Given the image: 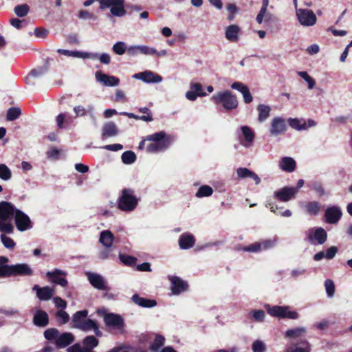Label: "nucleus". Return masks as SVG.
<instances>
[{"label": "nucleus", "mask_w": 352, "mask_h": 352, "mask_svg": "<svg viewBox=\"0 0 352 352\" xmlns=\"http://www.w3.org/2000/svg\"><path fill=\"white\" fill-rule=\"evenodd\" d=\"M96 78L97 81L102 83L105 86L114 87L118 85L120 80L118 78L113 76H108L102 74L101 72H96Z\"/></svg>", "instance_id": "nucleus-19"}, {"label": "nucleus", "mask_w": 352, "mask_h": 352, "mask_svg": "<svg viewBox=\"0 0 352 352\" xmlns=\"http://www.w3.org/2000/svg\"><path fill=\"white\" fill-rule=\"evenodd\" d=\"M13 220L16 229L20 232L30 230L33 227V223L30 217L19 209H17Z\"/></svg>", "instance_id": "nucleus-5"}, {"label": "nucleus", "mask_w": 352, "mask_h": 352, "mask_svg": "<svg viewBox=\"0 0 352 352\" xmlns=\"http://www.w3.org/2000/svg\"><path fill=\"white\" fill-rule=\"evenodd\" d=\"M288 124L289 126L296 130H304L307 129L306 122L305 120H300L297 118H289Z\"/></svg>", "instance_id": "nucleus-41"}, {"label": "nucleus", "mask_w": 352, "mask_h": 352, "mask_svg": "<svg viewBox=\"0 0 352 352\" xmlns=\"http://www.w3.org/2000/svg\"><path fill=\"white\" fill-rule=\"evenodd\" d=\"M82 344V348L76 344L72 346V349H78V352H91V349L98 346V340L94 336H89L84 338Z\"/></svg>", "instance_id": "nucleus-15"}, {"label": "nucleus", "mask_w": 352, "mask_h": 352, "mask_svg": "<svg viewBox=\"0 0 352 352\" xmlns=\"http://www.w3.org/2000/svg\"><path fill=\"white\" fill-rule=\"evenodd\" d=\"M296 16L300 25L311 27L316 23L317 18L314 12L309 9H297Z\"/></svg>", "instance_id": "nucleus-6"}, {"label": "nucleus", "mask_w": 352, "mask_h": 352, "mask_svg": "<svg viewBox=\"0 0 352 352\" xmlns=\"http://www.w3.org/2000/svg\"><path fill=\"white\" fill-rule=\"evenodd\" d=\"M105 324L115 329L121 330L124 326V320L120 315L107 314L104 317Z\"/></svg>", "instance_id": "nucleus-13"}, {"label": "nucleus", "mask_w": 352, "mask_h": 352, "mask_svg": "<svg viewBox=\"0 0 352 352\" xmlns=\"http://www.w3.org/2000/svg\"><path fill=\"white\" fill-rule=\"evenodd\" d=\"M257 111L258 112V121L263 122L269 118L271 108L268 105L261 104L258 105Z\"/></svg>", "instance_id": "nucleus-35"}, {"label": "nucleus", "mask_w": 352, "mask_h": 352, "mask_svg": "<svg viewBox=\"0 0 352 352\" xmlns=\"http://www.w3.org/2000/svg\"><path fill=\"white\" fill-rule=\"evenodd\" d=\"M74 111L76 117H84L87 115L92 120L96 122L94 107L92 104L88 105L87 108L82 105H76L74 107Z\"/></svg>", "instance_id": "nucleus-20"}, {"label": "nucleus", "mask_w": 352, "mask_h": 352, "mask_svg": "<svg viewBox=\"0 0 352 352\" xmlns=\"http://www.w3.org/2000/svg\"><path fill=\"white\" fill-rule=\"evenodd\" d=\"M240 28L237 25H230L226 28L225 36L227 40L232 43H236L239 39Z\"/></svg>", "instance_id": "nucleus-26"}, {"label": "nucleus", "mask_w": 352, "mask_h": 352, "mask_svg": "<svg viewBox=\"0 0 352 352\" xmlns=\"http://www.w3.org/2000/svg\"><path fill=\"white\" fill-rule=\"evenodd\" d=\"M252 173V171L247 168H239L236 170L238 177L241 179L249 177Z\"/></svg>", "instance_id": "nucleus-62"}, {"label": "nucleus", "mask_w": 352, "mask_h": 352, "mask_svg": "<svg viewBox=\"0 0 352 352\" xmlns=\"http://www.w3.org/2000/svg\"><path fill=\"white\" fill-rule=\"evenodd\" d=\"M112 50L118 55H122L126 51V45L124 42L119 41L113 45Z\"/></svg>", "instance_id": "nucleus-52"}, {"label": "nucleus", "mask_w": 352, "mask_h": 352, "mask_svg": "<svg viewBox=\"0 0 352 352\" xmlns=\"http://www.w3.org/2000/svg\"><path fill=\"white\" fill-rule=\"evenodd\" d=\"M267 313L274 316L279 318H285V307L273 306L270 307L269 305H265Z\"/></svg>", "instance_id": "nucleus-34"}, {"label": "nucleus", "mask_w": 352, "mask_h": 352, "mask_svg": "<svg viewBox=\"0 0 352 352\" xmlns=\"http://www.w3.org/2000/svg\"><path fill=\"white\" fill-rule=\"evenodd\" d=\"M140 53L144 55H154L157 53V50L155 48L147 45H140Z\"/></svg>", "instance_id": "nucleus-61"}, {"label": "nucleus", "mask_w": 352, "mask_h": 352, "mask_svg": "<svg viewBox=\"0 0 352 352\" xmlns=\"http://www.w3.org/2000/svg\"><path fill=\"white\" fill-rule=\"evenodd\" d=\"M243 135L248 144H245V146H248L254 139V133L253 131L248 126H243L241 127Z\"/></svg>", "instance_id": "nucleus-38"}, {"label": "nucleus", "mask_w": 352, "mask_h": 352, "mask_svg": "<svg viewBox=\"0 0 352 352\" xmlns=\"http://www.w3.org/2000/svg\"><path fill=\"white\" fill-rule=\"evenodd\" d=\"M138 203V199L134 195L131 189L124 188L118 199V208L124 212L133 210Z\"/></svg>", "instance_id": "nucleus-2"}, {"label": "nucleus", "mask_w": 352, "mask_h": 352, "mask_svg": "<svg viewBox=\"0 0 352 352\" xmlns=\"http://www.w3.org/2000/svg\"><path fill=\"white\" fill-rule=\"evenodd\" d=\"M211 100L215 104H221L226 110H232L238 107L236 97L229 91L218 92L213 95Z\"/></svg>", "instance_id": "nucleus-3"}, {"label": "nucleus", "mask_w": 352, "mask_h": 352, "mask_svg": "<svg viewBox=\"0 0 352 352\" xmlns=\"http://www.w3.org/2000/svg\"><path fill=\"white\" fill-rule=\"evenodd\" d=\"M310 351L309 343L305 339H302L299 342H292L285 352H310Z\"/></svg>", "instance_id": "nucleus-17"}, {"label": "nucleus", "mask_w": 352, "mask_h": 352, "mask_svg": "<svg viewBox=\"0 0 352 352\" xmlns=\"http://www.w3.org/2000/svg\"><path fill=\"white\" fill-rule=\"evenodd\" d=\"M231 88L240 91L243 98V101L245 104H250L253 100V97L249 90V88L245 84L241 82H234L231 85Z\"/></svg>", "instance_id": "nucleus-18"}, {"label": "nucleus", "mask_w": 352, "mask_h": 352, "mask_svg": "<svg viewBox=\"0 0 352 352\" xmlns=\"http://www.w3.org/2000/svg\"><path fill=\"white\" fill-rule=\"evenodd\" d=\"M17 208L11 202L0 201V232L5 234H12L14 227L13 219Z\"/></svg>", "instance_id": "nucleus-1"}, {"label": "nucleus", "mask_w": 352, "mask_h": 352, "mask_svg": "<svg viewBox=\"0 0 352 352\" xmlns=\"http://www.w3.org/2000/svg\"><path fill=\"white\" fill-rule=\"evenodd\" d=\"M276 240H265L261 242H259V244L261 245V250H266L268 249H270L273 248L276 244Z\"/></svg>", "instance_id": "nucleus-60"}, {"label": "nucleus", "mask_w": 352, "mask_h": 352, "mask_svg": "<svg viewBox=\"0 0 352 352\" xmlns=\"http://www.w3.org/2000/svg\"><path fill=\"white\" fill-rule=\"evenodd\" d=\"M56 316L61 320L62 324H66L69 320V314L63 310L58 311L56 314Z\"/></svg>", "instance_id": "nucleus-64"}, {"label": "nucleus", "mask_w": 352, "mask_h": 352, "mask_svg": "<svg viewBox=\"0 0 352 352\" xmlns=\"http://www.w3.org/2000/svg\"><path fill=\"white\" fill-rule=\"evenodd\" d=\"M97 323L91 319L86 318L84 320L82 324H80L79 326V329L84 331H89L95 327Z\"/></svg>", "instance_id": "nucleus-54"}, {"label": "nucleus", "mask_w": 352, "mask_h": 352, "mask_svg": "<svg viewBox=\"0 0 352 352\" xmlns=\"http://www.w3.org/2000/svg\"><path fill=\"white\" fill-rule=\"evenodd\" d=\"M213 192V189L208 186L204 185L201 186L197 192H196V197H208L210 196Z\"/></svg>", "instance_id": "nucleus-48"}, {"label": "nucleus", "mask_w": 352, "mask_h": 352, "mask_svg": "<svg viewBox=\"0 0 352 352\" xmlns=\"http://www.w3.org/2000/svg\"><path fill=\"white\" fill-rule=\"evenodd\" d=\"M313 239L317 241L318 244L322 245L324 243L327 239L326 231L322 228H316L313 236L311 234L309 235V239L311 241Z\"/></svg>", "instance_id": "nucleus-31"}, {"label": "nucleus", "mask_w": 352, "mask_h": 352, "mask_svg": "<svg viewBox=\"0 0 352 352\" xmlns=\"http://www.w3.org/2000/svg\"><path fill=\"white\" fill-rule=\"evenodd\" d=\"M33 322L37 327H46L49 323L47 314L43 310H37L34 316Z\"/></svg>", "instance_id": "nucleus-27"}, {"label": "nucleus", "mask_w": 352, "mask_h": 352, "mask_svg": "<svg viewBox=\"0 0 352 352\" xmlns=\"http://www.w3.org/2000/svg\"><path fill=\"white\" fill-rule=\"evenodd\" d=\"M297 195V188L285 186L274 192L275 198L283 202H287L295 198Z\"/></svg>", "instance_id": "nucleus-10"}, {"label": "nucleus", "mask_w": 352, "mask_h": 352, "mask_svg": "<svg viewBox=\"0 0 352 352\" xmlns=\"http://www.w3.org/2000/svg\"><path fill=\"white\" fill-rule=\"evenodd\" d=\"M8 258L6 256H0V278L8 277L9 265H7Z\"/></svg>", "instance_id": "nucleus-43"}, {"label": "nucleus", "mask_w": 352, "mask_h": 352, "mask_svg": "<svg viewBox=\"0 0 352 352\" xmlns=\"http://www.w3.org/2000/svg\"><path fill=\"white\" fill-rule=\"evenodd\" d=\"M87 316L88 311L85 309L76 312L72 317L74 327L79 329L78 325L83 323L84 320H86Z\"/></svg>", "instance_id": "nucleus-33"}, {"label": "nucleus", "mask_w": 352, "mask_h": 352, "mask_svg": "<svg viewBox=\"0 0 352 352\" xmlns=\"http://www.w3.org/2000/svg\"><path fill=\"white\" fill-rule=\"evenodd\" d=\"M168 141H162V142H153L146 147V151L148 153H157L163 151L168 146Z\"/></svg>", "instance_id": "nucleus-36"}, {"label": "nucleus", "mask_w": 352, "mask_h": 352, "mask_svg": "<svg viewBox=\"0 0 352 352\" xmlns=\"http://www.w3.org/2000/svg\"><path fill=\"white\" fill-rule=\"evenodd\" d=\"M74 341V336L72 333L65 332L59 334L57 339L55 340V344L57 348L62 349L67 346Z\"/></svg>", "instance_id": "nucleus-23"}, {"label": "nucleus", "mask_w": 352, "mask_h": 352, "mask_svg": "<svg viewBox=\"0 0 352 352\" xmlns=\"http://www.w3.org/2000/svg\"><path fill=\"white\" fill-rule=\"evenodd\" d=\"M131 299L135 304L142 307L151 308L157 305V302L155 300L144 298L138 294L133 295Z\"/></svg>", "instance_id": "nucleus-29"}, {"label": "nucleus", "mask_w": 352, "mask_h": 352, "mask_svg": "<svg viewBox=\"0 0 352 352\" xmlns=\"http://www.w3.org/2000/svg\"><path fill=\"white\" fill-rule=\"evenodd\" d=\"M306 210L307 213L310 215L316 216L320 212V204L317 201H310L305 206Z\"/></svg>", "instance_id": "nucleus-42"}, {"label": "nucleus", "mask_w": 352, "mask_h": 352, "mask_svg": "<svg viewBox=\"0 0 352 352\" xmlns=\"http://www.w3.org/2000/svg\"><path fill=\"white\" fill-rule=\"evenodd\" d=\"M21 114V109L19 107H11L8 109L6 114L8 121H13L16 120Z\"/></svg>", "instance_id": "nucleus-44"}, {"label": "nucleus", "mask_w": 352, "mask_h": 352, "mask_svg": "<svg viewBox=\"0 0 352 352\" xmlns=\"http://www.w3.org/2000/svg\"><path fill=\"white\" fill-rule=\"evenodd\" d=\"M122 161L124 164H131L136 160V155L131 151H125L122 155Z\"/></svg>", "instance_id": "nucleus-45"}, {"label": "nucleus", "mask_w": 352, "mask_h": 352, "mask_svg": "<svg viewBox=\"0 0 352 352\" xmlns=\"http://www.w3.org/2000/svg\"><path fill=\"white\" fill-rule=\"evenodd\" d=\"M298 75L302 78L308 84V88L309 89H312L315 85L316 82L314 78H312L307 72H298Z\"/></svg>", "instance_id": "nucleus-51"}, {"label": "nucleus", "mask_w": 352, "mask_h": 352, "mask_svg": "<svg viewBox=\"0 0 352 352\" xmlns=\"http://www.w3.org/2000/svg\"><path fill=\"white\" fill-rule=\"evenodd\" d=\"M0 238H1V242L5 248H6L8 249H12L14 248L15 243L12 239H11L9 236H7L4 234H1L0 236Z\"/></svg>", "instance_id": "nucleus-59"}, {"label": "nucleus", "mask_w": 352, "mask_h": 352, "mask_svg": "<svg viewBox=\"0 0 352 352\" xmlns=\"http://www.w3.org/2000/svg\"><path fill=\"white\" fill-rule=\"evenodd\" d=\"M166 137V133L164 131H160L150 135H148L146 140L153 141V142H162V141H168L164 140Z\"/></svg>", "instance_id": "nucleus-46"}, {"label": "nucleus", "mask_w": 352, "mask_h": 352, "mask_svg": "<svg viewBox=\"0 0 352 352\" xmlns=\"http://www.w3.org/2000/svg\"><path fill=\"white\" fill-rule=\"evenodd\" d=\"M66 276L67 272L59 269H55L52 272H47L46 273V276L50 279L52 283L63 287H66L68 284L67 279L65 278Z\"/></svg>", "instance_id": "nucleus-9"}, {"label": "nucleus", "mask_w": 352, "mask_h": 352, "mask_svg": "<svg viewBox=\"0 0 352 352\" xmlns=\"http://www.w3.org/2000/svg\"><path fill=\"white\" fill-rule=\"evenodd\" d=\"M170 281L172 284L171 289L174 294H179L187 289V283L179 277L172 276L170 278Z\"/></svg>", "instance_id": "nucleus-25"}, {"label": "nucleus", "mask_w": 352, "mask_h": 352, "mask_svg": "<svg viewBox=\"0 0 352 352\" xmlns=\"http://www.w3.org/2000/svg\"><path fill=\"white\" fill-rule=\"evenodd\" d=\"M12 177L11 170L4 164H0V178L8 181Z\"/></svg>", "instance_id": "nucleus-47"}, {"label": "nucleus", "mask_w": 352, "mask_h": 352, "mask_svg": "<svg viewBox=\"0 0 352 352\" xmlns=\"http://www.w3.org/2000/svg\"><path fill=\"white\" fill-rule=\"evenodd\" d=\"M252 349L253 352H265L267 348L263 341L256 340L252 343Z\"/></svg>", "instance_id": "nucleus-55"}, {"label": "nucleus", "mask_w": 352, "mask_h": 352, "mask_svg": "<svg viewBox=\"0 0 352 352\" xmlns=\"http://www.w3.org/2000/svg\"><path fill=\"white\" fill-rule=\"evenodd\" d=\"M243 250L245 252H258L261 251V245L258 243H252L248 246L244 247Z\"/></svg>", "instance_id": "nucleus-63"}, {"label": "nucleus", "mask_w": 352, "mask_h": 352, "mask_svg": "<svg viewBox=\"0 0 352 352\" xmlns=\"http://www.w3.org/2000/svg\"><path fill=\"white\" fill-rule=\"evenodd\" d=\"M100 9L111 8V13L113 16H123L126 14L124 8V0H98Z\"/></svg>", "instance_id": "nucleus-4"}, {"label": "nucleus", "mask_w": 352, "mask_h": 352, "mask_svg": "<svg viewBox=\"0 0 352 352\" xmlns=\"http://www.w3.org/2000/svg\"><path fill=\"white\" fill-rule=\"evenodd\" d=\"M287 124L284 118L275 117L271 120L270 132L272 135L276 136L285 133Z\"/></svg>", "instance_id": "nucleus-11"}, {"label": "nucleus", "mask_w": 352, "mask_h": 352, "mask_svg": "<svg viewBox=\"0 0 352 352\" xmlns=\"http://www.w3.org/2000/svg\"><path fill=\"white\" fill-rule=\"evenodd\" d=\"M49 67L50 63L48 62V60H47L43 66L32 69L29 74V75L25 78V83L29 85H34L35 82H33L31 78L32 77L35 78L43 75L47 72V71L49 69Z\"/></svg>", "instance_id": "nucleus-22"}, {"label": "nucleus", "mask_w": 352, "mask_h": 352, "mask_svg": "<svg viewBox=\"0 0 352 352\" xmlns=\"http://www.w3.org/2000/svg\"><path fill=\"white\" fill-rule=\"evenodd\" d=\"M248 317L249 318H252L254 321L261 322L264 321L265 314L263 310L259 309H254L250 311L248 314Z\"/></svg>", "instance_id": "nucleus-40"}, {"label": "nucleus", "mask_w": 352, "mask_h": 352, "mask_svg": "<svg viewBox=\"0 0 352 352\" xmlns=\"http://www.w3.org/2000/svg\"><path fill=\"white\" fill-rule=\"evenodd\" d=\"M325 290L329 298H333L335 294V285L332 280L327 279L324 281Z\"/></svg>", "instance_id": "nucleus-53"}, {"label": "nucleus", "mask_w": 352, "mask_h": 352, "mask_svg": "<svg viewBox=\"0 0 352 352\" xmlns=\"http://www.w3.org/2000/svg\"><path fill=\"white\" fill-rule=\"evenodd\" d=\"M342 214L340 207L336 206L329 207L324 212L325 221L328 223H336L340 219Z\"/></svg>", "instance_id": "nucleus-14"}, {"label": "nucleus", "mask_w": 352, "mask_h": 352, "mask_svg": "<svg viewBox=\"0 0 352 352\" xmlns=\"http://www.w3.org/2000/svg\"><path fill=\"white\" fill-rule=\"evenodd\" d=\"M119 130L116 124L113 122H105L102 129V138L105 139L110 137L116 136Z\"/></svg>", "instance_id": "nucleus-24"}, {"label": "nucleus", "mask_w": 352, "mask_h": 352, "mask_svg": "<svg viewBox=\"0 0 352 352\" xmlns=\"http://www.w3.org/2000/svg\"><path fill=\"white\" fill-rule=\"evenodd\" d=\"M113 239L114 236L109 230L101 232L99 241L106 248L111 247Z\"/></svg>", "instance_id": "nucleus-32"}, {"label": "nucleus", "mask_w": 352, "mask_h": 352, "mask_svg": "<svg viewBox=\"0 0 352 352\" xmlns=\"http://www.w3.org/2000/svg\"><path fill=\"white\" fill-rule=\"evenodd\" d=\"M165 338L161 335H157L153 342L150 346V350L152 352H158L160 349L164 346Z\"/></svg>", "instance_id": "nucleus-39"}, {"label": "nucleus", "mask_w": 352, "mask_h": 352, "mask_svg": "<svg viewBox=\"0 0 352 352\" xmlns=\"http://www.w3.org/2000/svg\"><path fill=\"white\" fill-rule=\"evenodd\" d=\"M119 258L123 263L129 266L135 265L137 262V258L135 257L129 255L120 254L119 255Z\"/></svg>", "instance_id": "nucleus-57"}, {"label": "nucleus", "mask_w": 352, "mask_h": 352, "mask_svg": "<svg viewBox=\"0 0 352 352\" xmlns=\"http://www.w3.org/2000/svg\"><path fill=\"white\" fill-rule=\"evenodd\" d=\"M195 238L193 235L185 233L180 236L179 245L181 249L186 250L192 248L195 245Z\"/></svg>", "instance_id": "nucleus-28"}, {"label": "nucleus", "mask_w": 352, "mask_h": 352, "mask_svg": "<svg viewBox=\"0 0 352 352\" xmlns=\"http://www.w3.org/2000/svg\"><path fill=\"white\" fill-rule=\"evenodd\" d=\"M133 78L141 80L146 83H158L162 81V77L151 71H145L135 74Z\"/></svg>", "instance_id": "nucleus-12"}, {"label": "nucleus", "mask_w": 352, "mask_h": 352, "mask_svg": "<svg viewBox=\"0 0 352 352\" xmlns=\"http://www.w3.org/2000/svg\"><path fill=\"white\" fill-rule=\"evenodd\" d=\"M308 186L315 190L318 194H319L320 196L324 195V189L322 185V184L319 182H311L309 184H308Z\"/></svg>", "instance_id": "nucleus-56"}, {"label": "nucleus", "mask_w": 352, "mask_h": 352, "mask_svg": "<svg viewBox=\"0 0 352 352\" xmlns=\"http://www.w3.org/2000/svg\"><path fill=\"white\" fill-rule=\"evenodd\" d=\"M86 275L90 284L94 288L98 290H110V288L107 285V282L101 275L93 272H87Z\"/></svg>", "instance_id": "nucleus-8"}, {"label": "nucleus", "mask_w": 352, "mask_h": 352, "mask_svg": "<svg viewBox=\"0 0 352 352\" xmlns=\"http://www.w3.org/2000/svg\"><path fill=\"white\" fill-rule=\"evenodd\" d=\"M280 168L286 172H293L296 168V162L289 157H284L279 163Z\"/></svg>", "instance_id": "nucleus-30"}, {"label": "nucleus", "mask_w": 352, "mask_h": 352, "mask_svg": "<svg viewBox=\"0 0 352 352\" xmlns=\"http://www.w3.org/2000/svg\"><path fill=\"white\" fill-rule=\"evenodd\" d=\"M32 289L36 292V296L40 300H50L54 293V289L47 286L40 287L38 285H35Z\"/></svg>", "instance_id": "nucleus-21"}, {"label": "nucleus", "mask_w": 352, "mask_h": 352, "mask_svg": "<svg viewBox=\"0 0 352 352\" xmlns=\"http://www.w3.org/2000/svg\"><path fill=\"white\" fill-rule=\"evenodd\" d=\"M122 115L126 116L129 118H134L135 120H141L144 122H151L153 119L151 115L139 116L132 113L122 112Z\"/></svg>", "instance_id": "nucleus-58"}, {"label": "nucleus", "mask_w": 352, "mask_h": 352, "mask_svg": "<svg viewBox=\"0 0 352 352\" xmlns=\"http://www.w3.org/2000/svg\"><path fill=\"white\" fill-rule=\"evenodd\" d=\"M57 52L67 56H73L80 58H90L92 60H96L98 56L96 53L70 51L63 49H58Z\"/></svg>", "instance_id": "nucleus-16"}, {"label": "nucleus", "mask_w": 352, "mask_h": 352, "mask_svg": "<svg viewBox=\"0 0 352 352\" xmlns=\"http://www.w3.org/2000/svg\"><path fill=\"white\" fill-rule=\"evenodd\" d=\"M14 13L19 17L26 16L30 10V7L28 4H21L16 6L14 8Z\"/></svg>", "instance_id": "nucleus-49"}, {"label": "nucleus", "mask_w": 352, "mask_h": 352, "mask_svg": "<svg viewBox=\"0 0 352 352\" xmlns=\"http://www.w3.org/2000/svg\"><path fill=\"white\" fill-rule=\"evenodd\" d=\"M306 329L304 327H296L288 329L285 332V337L292 338L294 340L298 338L302 335L305 334Z\"/></svg>", "instance_id": "nucleus-37"}, {"label": "nucleus", "mask_w": 352, "mask_h": 352, "mask_svg": "<svg viewBox=\"0 0 352 352\" xmlns=\"http://www.w3.org/2000/svg\"><path fill=\"white\" fill-rule=\"evenodd\" d=\"M59 334V331L55 328L47 329L44 332V336L47 340H56Z\"/></svg>", "instance_id": "nucleus-50"}, {"label": "nucleus", "mask_w": 352, "mask_h": 352, "mask_svg": "<svg viewBox=\"0 0 352 352\" xmlns=\"http://www.w3.org/2000/svg\"><path fill=\"white\" fill-rule=\"evenodd\" d=\"M8 277L10 276H30L33 274V270L27 263H19L9 265Z\"/></svg>", "instance_id": "nucleus-7"}]
</instances>
